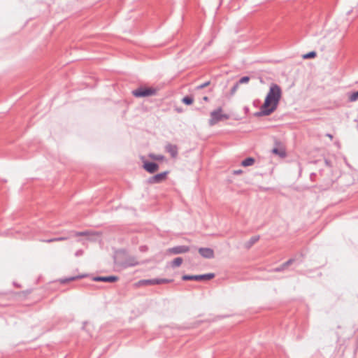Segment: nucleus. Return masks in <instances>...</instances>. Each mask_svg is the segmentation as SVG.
Returning <instances> with one entry per match:
<instances>
[{
	"label": "nucleus",
	"mask_w": 358,
	"mask_h": 358,
	"mask_svg": "<svg viewBox=\"0 0 358 358\" xmlns=\"http://www.w3.org/2000/svg\"><path fill=\"white\" fill-rule=\"evenodd\" d=\"M73 233L74 234V235L76 236H87V235L90 234V232L88 231H80V232L73 231Z\"/></svg>",
	"instance_id": "b1692460"
},
{
	"label": "nucleus",
	"mask_w": 358,
	"mask_h": 358,
	"mask_svg": "<svg viewBox=\"0 0 358 358\" xmlns=\"http://www.w3.org/2000/svg\"><path fill=\"white\" fill-rule=\"evenodd\" d=\"M173 279H167V278H158L159 285V284H164V283H169L173 282Z\"/></svg>",
	"instance_id": "5701e85b"
},
{
	"label": "nucleus",
	"mask_w": 358,
	"mask_h": 358,
	"mask_svg": "<svg viewBox=\"0 0 358 358\" xmlns=\"http://www.w3.org/2000/svg\"><path fill=\"white\" fill-rule=\"evenodd\" d=\"M222 112V108L219 107L210 113V118L208 120L210 126H213L220 121L229 119V115L228 114H223Z\"/></svg>",
	"instance_id": "f03ea898"
},
{
	"label": "nucleus",
	"mask_w": 358,
	"mask_h": 358,
	"mask_svg": "<svg viewBox=\"0 0 358 358\" xmlns=\"http://www.w3.org/2000/svg\"><path fill=\"white\" fill-rule=\"evenodd\" d=\"M242 172H243V171H242V170L239 169V170L234 171V173L235 175H238V174L242 173Z\"/></svg>",
	"instance_id": "c756f323"
},
{
	"label": "nucleus",
	"mask_w": 358,
	"mask_h": 358,
	"mask_svg": "<svg viewBox=\"0 0 358 358\" xmlns=\"http://www.w3.org/2000/svg\"><path fill=\"white\" fill-rule=\"evenodd\" d=\"M259 239V236H255L250 238V239L245 243V247L247 248H250L254 245L256 242H257Z\"/></svg>",
	"instance_id": "4468645a"
},
{
	"label": "nucleus",
	"mask_w": 358,
	"mask_h": 358,
	"mask_svg": "<svg viewBox=\"0 0 358 358\" xmlns=\"http://www.w3.org/2000/svg\"><path fill=\"white\" fill-rule=\"evenodd\" d=\"M250 78L249 76H243L241 78L239 79V80L237 82L238 84H245L248 83L250 81Z\"/></svg>",
	"instance_id": "412c9836"
},
{
	"label": "nucleus",
	"mask_w": 358,
	"mask_h": 358,
	"mask_svg": "<svg viewBox=\"0 0 358 358\" xmlns=\"http://www.w3.org/2000/svg\"><path fill=\"white\" fill-rule=\"evenodd\" d=\"M138 264V262L136 260V259L134 257H131L125 260V262L123 263V266L124 268H127V267L135 266Z\"/></svg>",
	"instance_id": "9b49d317"
},
{
	"label": "nucleus",
	"mask_w": 358,
	"mask_h": 358,
	"mask_svg": "<svg viewBox=\"0 0 358 358\" xmlns=\"http://www.w3.org/2000/svg\"><path fill=\"white\" fill-rule=\"evenodd\" d=\"M239 87V84H238V83H236L231 89V94L233 95L236 93V92L237 91L238 88Z\"/></svg>",
	"instance_id": "a878e982"
},
{
	"label": "nucleus",
	"mask_w": 358,
	"mask_h": 358,
	"mask_svg": "<svg viewBox=\"0 0 358 358\" xmlns=\"http://www.w3.org/2000/svg\"><path fill=\"white\" fill-rule=\"evenodd\" d=\"M317 54L315 51H311L303 56V59H312L316 57Z\"/></svg>",
	"instance_id": "aec40b11"
},
{
	"label": "nucleus",
	"mask_w": 358,
	"mask_h": 358,
	"mask_svg": "<svg viewBox=\"0 0 358 358\" xmlns=\"http://www.w3.org/2000/svg\"><path fill=\"white\" fill-rule=\"evenodd\" d=\"M83 250H77V251L76 252L75 255H76V257H79V256L83 255Z\"/></svg>",
	"instance_id": "c85d7f7f"
},
{
	"label": "nucleus",
	"mask_w": 358,
	"mask_h": 358,
	"mask_svg": "<svg viewBox=\"0 0 358 358\" xmlns=\"http://www.w3.org/2000/svg\"><path fill=\"white\" fill-rule=\"evenodd\" d=\"M67 238H68L67 237L62 236V237L54 238V240H55V242H56V241H64V240H66Z\"/></svg>",
	"instance_id": "cd10ccee"
},
{
	"label": "nucleus",
	"mask_w": 358,
	"mask_h": 358,
	"mask_svg": "<svg viewBox=\"0 0 358 358\" xmlns=\"http://www.w3.org/2000/svg\"><path fill=\"white\" fill-rule=\"evenodd\" d=\"M189 251V247L187 245H178L169 249V252L173 255L186 253Z\"/></svg>",
	"instance_id": "423d86ee"
},
{
	"label": "nucleus",
	"mask_w": 358,
	"mask_h": 358,
	"mask_svg": "<svg viewBox=\"0 0 358 358\" xmlns=\"http://www.w3.org/2000/svg\"><path fill=\"white\" fill-rule=\"evenodd\" d=\"M294 262V259H289L286 262L283 263L282 265H280L278 267H276L274 268V271L276 272H280L284 271L285 268H287L289 265H291Z\"/></svg>",
	"instance_id": "ddd939ff"
},
{
	"label": "nucleus",
	"mask_w": 358,
	"mask_h": 358,
	"mask_svg": "<svg viewBox=\"0 0 358 358\" xmlns=\"http://www.w3.org/2000/svg\"><path fill=\"white\" fill-rule=\"evenodd\" d=\"M168 173H169L168 171H164V172L156 174L154 176L149 178L148 181L150 184L160 183L166 179Z\"/></svg>",
	"instance_id": "39448f33"
},
{
	"label": "nucleus",
	"mask_w": 358,
	"mask_h": 358,
	"mask_svg": "<svg viewBox=\"0 0 358 358\" xmlns=\"http://www.w3.org/2000/svg\"><path fill=\"white\" fill-rule=\"evenodd\" d=\"M165 150L169 152L173 158L176 157L178 153L177 145L171 143H168L165 146Z\"/></svg>",
	"instance_id": "1a4fd4ad"
},
{
	"label": "nucleus",
	"mask_w": 358,
	"mask_h": 358,
	"mask_svg": "<svg viewBox=\"0 0 358 358\" xmlns=\"http://www.w3.org/2000/svg\"><path fill=\"white\" fill-rule=\"evenodd\" d=\"M150 157L155 160H162L164 157L162 155H150Z\"/></svg>",
	"instance_id": "bb28decb"
},
{
	"label": "nucleus",
	"mask_w": 358,
	"mask_h": 358,
	"mask_svg": "<svg viewBox=\"0 0 358 358\" xmlns=\"http://www.w3.org/2000/svg\"><path fill=\"white\" fill-rule=\"evenodd\" d=\"M182 263V257H176L173 259V261L171 262V264L172 267H178L180 266Z\"/></svg>",
	"instance_id": "f3484780"
},
{
	"label": "nucleus",
	"mask_w": 358,
	"mask_h": 358,
	"mask_svg": "<svg viewBox=\"0 0 358 358\" xmlns=\"http://www.w3.org/2000/svg\"><path fill=\"white\" fill-rule=\"evenodd\" d=\"M199 252L204 258L212 259L214 257V251L210 248H200Z\"/></svg>",
	"instance_id": "6e6552de"
},
{
	"label": "nucleus",
	"mask_w": 358,
	"mask_h": 358,
	"mask_svg": "<svg viewBox=\"0 0 358 358\" xmlns=\"http://www.w3.org/2000/svg\"><path fill=\"white\" fill-rule=\"evenodd\" d=\"M282 90L280 87L272 83L270 85L269 91L265 98L264 103L261 106L259 111L256 112L254 115L255 117L268 116L274 112L281 99Z\"/></svg>",
	"instance_id": "f257e3e1"
},
{
	"label": "nucleus",
	"mask_w": 358,
	"mask_h": 358,
	"mask_svg": "<svg viewBox=\"0 0 358 358\" xmlns=\"http://www.w3.org/2000/svg\"><path fill=\"white\" fill-rule=\"evenodd\" d=\"M156 90L152 87H138L132 92L134 96L136 97H145L155 95Z\"/></svg>",
	"instance_id": "7ed1b4c3"
},
{
	"label": "nucleus",
	"mask_w": 358,
	"mask_h": 358,
	"mask_svg": "<svg viewBox=\"0 0 358 358\" xmlns=\"http://www.w3.org/2000/svg\"><path fill=\"white\" fill-rule=\"evenodd\" d=\"M43 241L46 242V243H52V242H55V240H54V238H50V239L44 240Z\"/></svg>",
	"instance_id": "7c9ffc66"
},
{
	"label": "nucleus",
	"mask_w": 358,
	"mask_h": 358,
	"mask_svg": "<svg viewBox=\"0 0 358 358\" xmlns=\"http://www.w3.org/2000/svg\"><path fill=\"white\" fill-rule=\"evenodd\" d=\"M143 168L150 173H154L159 169V165L155 162L145 161Z\"/></svg>",
	"instance_id": "0eeeda50"
},
{
	"label": "nucleus",
	"mask_w": 358,
	"mask_h": 358,
	"mask_svg": "<svg viewBox=\"0 0 358 358\" xmlns=\"http://www.w3.org/2000/svg\"><path fill=\"white\" fill-rule=\"evenodd\" d=\"M358 99V91L353 92L349 97L350 101H355Z\"/></svg>",
	"instance_id": "4be33fe9"
},
{
	"label": "nucleus",
	"mask_w": 358,
	"mask_h": 358,
	"mask_svg": "<svg viewBox=\"0 0 358 358\" xmlns=\"http://www.w3.org/2000/svg\"><path fill=\"white\" fill-rule=\"evenodd\" d=\"M182 101L186 105H190L193 103V98L189 96H186L182 99Z\"/></svg>",
	"instance_id": "6ab92c4d"
},
{
	"label": "nucleus",
	"mask_w": 358,
	"mask_h": 358,
	"mask_svg": "<svg viewBox=\"0 0 358 358\" xmlns=\"http://www.w3.org/2000/svg\"><path fill=\"white\" fill-rule=\"evenodd\" d=\"M140 285H159L158 278L141 280L138 282Z\"/></svg>",
	"instance_id": "f8f14e48"
},
{
	"label": "nucleus",
	"mask_w": 358,
	"mask_h": 358,
	"mask_svg": "<svg viewBox=\"0 0 358 358\" xmlns=\"http://www.w3.org/2000/svg\"><path fill=\"white\" fill-rule=\"evenodd\" d=\"M272 152L274 153V154H276L278 155H279L280 157H285L286 154H285V152L283 151V150H279L278 148H273L272 150Z\"/></svg>",
	"instance_id": "a211bd4d"
},
{
	"label": "nucleus",
	"mask_w": 358,
	"mask_h": 358,
	"mask_svg": "<svg viewBox=\"0 0 358 358\" xmlns=\"http://www.w3.org/2000/svg\"><path fill=\"white\" fill-rule=\"evenodd\" d=\"M203 99L205 101H208V96H203Z\"/></svg>",
	"instance_id": "473e14b6"
},
{
	"label": "nucleus",
	"mask_w": 358,
	"mask_h": 358,
	"mask_svg": "<svg viewBox=\"0 0 358 358\" xmlns=\"http://www.w3.org/2000/svg\"><path fill=\"white\" fill-rule=\"evenodd\" d=\"M215 277L214 273H206L202 275H184L182 276L183 280H208Z\"/></svg>",
	"instance_id": "20e7f679"
},
{
	"label": "nucleus",
	"mask_w": 358,
	"mask_h": 358,
	"mask_svg": "<svg viewBox=\"0 0 358 358\" xmlns=\"http://www.w3.org/2000/svg\"><path fill=\"white\" fill-rule=\"evenodd\" d=\"M117 280H118V278L117 276H114V275H110V276H97V277H94L93 278V280L94 281H96V282L101 281V282H113L117 281Z\"/></svg>",
	"instance_id": "9d476101"
},
{
	"label": "nucleus",
	"mask_w": 358,
	"mask_h": 358,
	"mask_svg": "<svg viewBox=\"0 0 358 358\" xmlns=\"http://www.w3.org/2000/svg\"><path fill=\"white\" fill-rule=\"evenodd\" d=\"M326 136L329 137L330 139H333V136L331 134H327Z\"/></svg>",
	"instance_id": "2f4dec72"
},
{
	"label": "nucleus",
	"mask_w": 358,
	"mask_h": 358,
	"mask_svg": "<svg viewBox=\"0 0 358 358\" xmlns=\"http://www.w3.org/2000/svg\"><path fill=\"white\" fill-rule=\"evenodd\" d=\"M85 276V275H77V276H73V277H70V278H64V279L61 280V283H63V284L67 283L70 281L75 280L78 278H84Z\"/></svg>",
	"instance_id": "dca6fc26"
},
{
	"label": "nucleus",
	"mask_w": 358,
	"mask_h": 358,
	"mask_svg": "<svg viewBox=\"0 0 358 358\" xmlns=\"http://www.w3.org/2000/svg\"><path fill=\"white\" fill-rule=\"evenodd\" d=\"M255 163V159L253 157H248L241 162L243 166H252Z\"/></svg>",
	"instance_id": "2eb2a0df"
},
{
	"label": "nucleus",
	"mask_w": 358,
	"mask_h": 358,
	"mask_svg": "<svg viewBox=\"0 0 358 358\" xmlns=\"http://www.w3.org/2000/svg\"><path fill=\"white\" fill-rule=\"evenodd\" d=\"M325 164H326L327 165H329V161H328L327 159H326V160H325Z\"/></svg>",
	"instance_id": "72a5a7b5"
},
{
	"label": "nucleus",
	"mask_w": 358,
	"mask_h": 358,
	"mask_svg": "<svg viewBox=\"0 0 358 358\" xmlns=\"http://www.w3.org/2000/svg\"><path fill=\"white\" fill-rule=\"evenodd\" d=\"M210 84V81H207V82H206V83H203V84H201V85H198V86L196 87V90H201V89H203V88H204V87H206L208 86Z\"/></svg>",
	"instance_id": "393cba45"
}]
</instances>
